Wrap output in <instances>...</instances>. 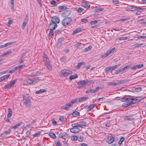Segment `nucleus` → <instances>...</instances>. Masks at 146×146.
I'll list each match as a JSON object with an SVG mask.
<instances>
[{
    "instance_id": "f257e3e1",
    "label": "nucleus",
    "mask_w": 146,
    "mask_h": 146,
    "mask_svg": "<svg viewBox=\"0 0 146 146\" xmlns=\"http://www.w3.org/2000/svg\"><path fill=\"white\" fill-rule=\"evenodd\" d=\"M23 101L27 108H29L31 105L30 97L27 94L24 93L23 95Z\"/></svg>"
},
{
    "instance_id": "a211bd4d",
    "label": "nucleus",
    "mask_w": 146,
    "mask_h": 146,
    "mask_svg": "<svg viewBox=\"0 0 146 146\" xmlns=\"http://www.w3.org/2000/svg\"><path fill=\"white\" fill-rule=\"evenodd\" d=\"M64 40L65 39L63 38H59L57 43L58 44L60 45L64 44L65 43Z\"/></svg>"
},
{
    "instance_id": "a878e982",
    "label": "nucleus",
    "mask_w": 146,
    "mask_h": 146,
    "mask_svg": "<svg viewBox=\"0 0 146 146\" xmlns=\"http://www.w3.org/2000/svg\"><path fill=\"white\" fill-rule=\"evenodd\" d=\"M129 36H126V37H122L119 38H118L117 39L119 40H124L129 38Z\"/></svg>"
},
{
    "instance_id": "2f4dec72",
    "label": "nucleus",
    "mask_w": 146,
    "mask_h": 146,
    "mask_svg": "<svg viewBox=\"0 0 146 146\" xmlns=\"http://www.w3.org/2000/svg\"><path fill=\"white\" fill-rule=\"evenodd\" d=\"M9 75L7 74L6 75L3 76L1 77L2 81H3L7 79L9 77Z\"/></svg>"
},
{
    "instance_id": "423d86ee",
    "label": "nucleus",
    "mask_w": 146,
    "mask_h": 146,
    "mask_svg": "<svg viewBox=\"0 0 146 146\" xmlns=\"http://www.w3.org/2000/svg\"><path fill=\"white\" fill-rule=\"evenodd\" d=\"M17 80V79H15L11 81L9 84L6 85L4 87V89H9L13 86L14 84L16 83Z\"/></svg>"
},
{
    "instance_id": "b1692460",
    "label": "nucleus",
    "mask_w": 146,
    "mask_h": 146,
    "mask_svg": "<svg viewBox=\"0 0 146 146\" xmlns=\"http://www.w3.org/2000/svg\"><path fill=\"white\" fill-rule=\"evenodd\" d=\"M77 84L78 85H84L87 84V82L85 80H83L82 81H80L77 82Z\"/></svg>"
},
{
    "instance_id": "603ef678",
    "label": "nucleus",
    "mask_w": 146,
    "mask_h": 146,
    "mask_svg": "<svg viewBox=\"0 0 146 146\" xmlns=\"http://www.w3.org/2000/svg\"><path fill=\"white\" fill-rule=\"evenodd\" d=\"M11 132V130L10 129H9L8 130L5 131L3 134L5 135H8V134H9Z\"/></svg>"
},
{
    "instance_id": "09e8293b",
    "label": "nucleus",
    "mask_w": 146,
    "mask_h": 146,
    "mask_svg": "<svg viewBox=\"0 0 146 146\" xmlns=\"http://www.w3.org/2000/svg\"><path fill=\"white\" fill-rule=\"evenodd\" d=\"M59 9H69L67 8V6L65 5L59 6Z\"/></svg>"
},
{
    "instance_id": "9b49d317",
    "label": "nucleus",
    "mask_w": 146,
    "mask_h": 146,
    "mask_svg": "<svg viewBox=\"0 0 146 146\" xmlns=\"http://www.w3.org/2000/svg\"><path fill=\"white\" fill-rule=\"evenodd\" d=\"M81 130L79 127H72L70 129V131L72 133H76L80 131Z\"/></svg>"
},
{
    "instance_id": "f8f14e48",
    "label": "nucleus",
    "mask_w": 146,
    "mask_h": 146,
    "mask_svg": "<svg viewBox=\"0 0 146 146\" xmlns=\"http://www.w3.org/2000/svg\"><path fill=\"white\" fill-rule=\"evenodd\" d=\"M115 138L114 137L111 136H108L106 140V142L109 144H111L114 141Z\"/></svg>"
},
{
    "instance_id": "3c124183",
    "label": "nucleus",
    "mask_w": 146,
    "mask_h": 146,
    "mask_svg": "<svg viewBox=\"0 0 146 146\" xmlns=\"http://www.w3.org/2000/svg\"><path fill=\"white\" fill-rule=\"evenodd\" d=\"M74 45L76 47H78L80 46L81 44V43L77 42H74Z\"/></svg>"
},
{
    "instance_id": "1a4fd4ad",
    "label": "nucleus",
    "mask_w": 146,
    "mask_h": 146,
    "mask_svg": "<svg viewBox=\"0 0 146 146\" xmlns=\"http://www.w3.org/2000/svg\"><path fill=\"white\" fill-rule=\"evenodd\" d=\"M28 15L27 14L26 15L22 24V28L23 29H24L25 28V27L26 26L27 23L28 22Z\"/></svg>"
},
{
    "instance_id": "ddd939ff",
    "label": "nucleus",
    "mask_w": 146,
    "mask_h": 146,
    "mask_svg": "<svg viewBox=\"0 0 146 146\" xmlns=\"http://www.w3.org/2000/svg\"><path fill=\"white\" fill-rule=\"evenodd\" d=\"M130 80L129 79L117 80V85H118L121 84H123L125 83L128 82Z\"/></svg>"
},
{
    "instance_id": "5701e85b",
    "label": "nucleus",
    "mask_w": 146,
    "mask_h": 146,
    "mask_svg": "<svg viewBox=\"0 0 146 146\" xmlns=\"http://www.w3.org/2000/svg\"><path fill=\"white\" fill-rule=\"evenodd\" d=\"M82 5L85 8H88L90 7L89 4L84 2L82 3Z\"/></svg>"
},
{
    "instance_id": "4be33fe9",
    "label": "nucleus",
    "mask_w": 146,
    "mask_h": 146,
    "mask_svg": "<svg viewBox=\"0 0 146 146\" xmlns=\"http://www.w3.org/2000/svg\"><path fill=\"white\" fill-rule=\"evenodd\" d=\"M125 120L128 121H132L134 119V118L132 116H127L125 117L124 118Z\"/></svg>"
},
{
    "instance_id": "8fccbe9b",
    "label": "nucleus",
    "mask_w": 146,
    "mask_h": 146,
    "mask_svg": "<svg viewBox=\"0 0 146 146\" xmlns=\"http://www.w3.org/2000/svg\"><path fill=\"white\" fill-rule=\"evenodd\" d=\"M129 19H130L129 18H127L121 19H119V20L118 21H121V22H124L128 20Z\"/></svg>"
},
{
    "instance_id": "412c9836",
    "label": "nucleus",
    "mask_w": 146,
    "mask_h": 146,
    "mask_svg": "<svg viewBox=\"0 0 146 146\" xmlns=\"http://www.w3.org/2000/svg\"><path fill=\"white\" fill-rule=\"evenodd\" d=\"M88 99V97L87 96H86V97H82L78 99H77V101L78 100L79 102H81L82 101H85L87 100Z\"/></svg>"
},
{
    "instance_id": "864d4df0",
    "label": "nucleus",
    "mask_w": 146,
    "mask_h": 146,
    "mask_svg": "<svg viewBox=\"0 0 146 146\" xmlns=\"http://www.w3.org/2000/svg\"><path fill=\"white\" fill-rule=\"evenodd\" d=\"M72 127H79L78 123H74L72 124Z\"/></svg>"
},
{
    "instance_id": "473e14b6",
    "label": "nucleus",
    "mask_w": 146,
    "mask_h": 146,
    "mask_svg": "<svg viewBox=\"0 0 146 146\" xmlns=\"http://www.w3.org/2000/svg\"><path fill=\"white\" fill-rule=\"evenodd\" d=\"M125 138L123 137H121L119 140V141L118 142V144L121 145L122 144V142L124 141L125 140Z\"/></svg>"
},
{
    "instance_id": "f3484780",
    "label": "nucleus",
    "mask_w": 146,
    "mask_h": 146,
    "mask_svg": "<svg viewBox=\"0 0 146 146\" xmlns=\"http://www.w3.org/2000/svg\"><path fill=\"white\" fill-rule=\"evenodd\" d=\"M57 25L55 23L52 22L49 25V27L50 29L54 30L57 27Z\"/></svg>"
},
{
    "instance_id": "6e6552de",
    "label": "nucleus",
    "mask_w": 146,
    "mask_h": 146,
    "mask_svg": "<svg viewBox=\"0 0 146 146\" xmlns=\"http://www.w3.org/2000/svg\"><path fill=\"white\" fill-rule=\"evenodd\" d=\"M115 48H113L111 49L110 50H108L107 51V52H106V54L104 55L103 56H102V57H107L110 54H111L113 53L114 51H115Z\"/></svg>"
},
{
    "instance_id": "7c9ffc66",
    "label": "nucleus",
    "mask_w": 146,
    "mask_h": 146,
    "mask_svg": "<svg viewBox=\"0 0 146 146\" xmlns=\"http://www.w3.org/2000/svg\"><path fill=\"white\" fill-rule=\"evenodd\" d=\"M26 56L25 55L22 56L21 58L19 60L20 64L23 63L25 61V59L26 58Z\"/></svg>"
},
{
    "instance_id": "f03ea898",
    "label": "nucleus",
    "mask_w": 146,
    "mask_h": 146,
    "mask_svg": "<svg viewBox=\"0 0 146 146\" xmlns=\"http://www.w3.org/2000/svg\"><path fill=\"white\" fill-rule=\"evenodd\" d=\"M43 60L45 65L49 70H51L52 67L51 64L49 60L48 57L46 54H44L43 56Z\"/></svg>"
},
{
    "instance_id": "de8ad7c7",
    "label": "nucleus",
    "mask_w": 146,
    "mask_h": 146,
    "mask_svg": "<svg viewBox=\"0 0 146 146\" xmlns=\"http://www.w3.org/2000/svg\"><path fill=\"white\" fill-rule=\"evenodd\" d=\"M40 133H41L40 132H38L37 133H35V134H33L32 135L33 137L39 136L40 135Z\"/></svg>"
},
{
    "instance_id": "e2e57ef3",
    "label": "nucleus",
    "mask_w": 146,
    "mask_h": 146,
    "mask_svg": "<svg viewBox=\"0 0 146 146\" xmlns=\"http://www.w3.org/2000/svg\"><path fill=\"white\" fill-rule=\"evenodd\" d=\"M138 39H144L146 38V36H141L138 37Z\"/></svg>"
},
{
    "instance_id": "72a5a7b5",
    "label": "nucleus",
    "mask_w": 146,
    "mask_h": 146,
    "mask_svg": "<svg viewBox=\"0 0 146 146\" xmlns=\"http://www.w3.org/2000/svg\"><path fill=\"white\" fill-rule=\"evenodd\" d=\"M108 86H117V82H110L108 83Z\"/></svg>"
},
{
    "instance_id": "c9c22d12",
    "label": "nucleus",
    "mask_w": 146,
    "mask_h": 146,
    "mask_svg": "<svg viewBox=\"0 0 146 146\" xmlns=\"http://www.w3.org/2000/svg\"><path fill=\"white\" fill-rule=\"evenodd\" d=\"M113 68L111 67V66H109V67L106 68L105 69V70L106 71H109L111 73L112 72V71L113 70Z\"/></svg>"
},
{
    "instance_id": "c756f323",
    "label": "nucleus",
    "mask_w": 146,
    "mask_h": 146,
    "mask_svg": "<svg viewBox=\"0 0 146 146\" xmlns=\"http://www.w3.org/2000/svg\"><path fill=\"white\" fill-rule=\"evenodd\" d=\"M81 31V29L80 28H78L74 31L73 33V34L74 35L78 33Z\"/></svg>"
},
{
    "instance_id": "dca6fc26",
    "label": "nucleus",
    "mask_w": 146,
    "mask_h": 146,
    "mask_svg": "<svg viewBox=\"0 0 146 146\" xmlns=\"http://www.w3.org/2000/svg\"><path fill=\"white\" fill-rule=\"evenodd\" d=\"M133 97L130 96H125L121 99V101L123 102H124L125 101L124 100L131 101Z\"/></svg>"
},
{
    "instance_id": "2eb2a0df",
    "label": "nucleus",
    "mask_w": 146,
    "mask_h": 146,
    "mask_svg": "<svg viewBox=\"0 0 146 146\" xmlns=\"http://www.w3.org/2000/svg\"><path fill=\"white\" fill-rule=\"evenodd\" d=\"M71 12V11L70 10H67L62 13V16L64 17H68L70 14Z\"/></svg>"
},
{
    "instance_id": "a19ab883",
    "label": "nucleus",
    "mask_w": 146,
    "mask_h": 146,
    "mask_svg": "<svg viewBox=\"0 0 146 146\" xmlns=\"http://www.w3.org/2000/svg\"><path fill=\"white\" fill-rule=\"evenodd\" d=\"M11 53V50H9L7 52H6L4 53L3 54L1 55V57H3L4 56L7 55H9Z\"/></svg>"
},
{
    "instance_id": "338daca9",
    "label": "nucleus",
    "mask_w": 146,
    "mask_h": 146,
    "mask_svg": "<svg viewBox=\"0 0 146 146\" xmlns=\"http://www.w3.org/2000/svg\"><path fill=\"white\" fill-rule=\"evenodd\" d=\"M141 88L140 87H138L135 88V90L137 92H139L141 90Z\"/></svg>"
},
{
    "instance_id": "6e6d98bb",
    "label": "nucleus",
    "mask_w": 146,
    "mask_h": 146,
    "mask_svg": "<svg viewBox=\"0 0 146 146\" xmlns=\"http://www.w3.org/2000/svg\"><path fill=\"white\" fill-rule=\"evenodd\" d=\"M16 70V67H15L13 69L9 71V73H14Z\"/></svg>"
},
{
    "instance_id": "49530a36",
    "label": "nucleus",
    "mask_w": 146,
    "mask_h": 146,
    "mask_svg": "<svg viewBox=\"0 0 146 146\" xmlns=\"http://www.w3.org/2000/svg\"><path fill=\"white\" fill-rule=\"evenodd\" d=\"M78 76L76 74L74 76V75H71L70 76L69 78L71 80L72 79H74L75 78H77Z\"/></svg>"
},
{
    "instance_id": "aec40b11",
    "label": "nucleus",
    "mask_w": 146,
    "mask_h": 146,
    "mask_svg": "<svg viewBox=\"0 0 146 146\" xmlns=\"http://www.w3.org/2000/svg\"><path fill=\"white\" fill-rule=\"evenodd\" d=\"M79 127H83L85 126L86 125V122L84 121H81L78 123Z\"/></svg>"
},
{
    "instance_id": "a18cd8bd",
    "label": "nucleus",
    "mask_w": 146,
    "mask_h": 146,
    "mask_svg": "<svg viewBox=\"0 0 146 146\" xmlns=\"http://www.w3.org/2000/svg\"><path fill=\"white\" fill-rule=\"evenodd\" d=\"M131 104H134L137 102L136 98H135L133 99H133L131 101Z\"/></svg>"
},
{
    "instance_id": "ea45409f",
    "label": "nucleus",
    "mask_w": 146,
    "mask_h": 146,
    "mask_svg": "<svg viewBox=\"0 0 146 146\" xmlns=\"http://www.w3.org/2000/svg\"><path fill=\"white\" fill-rule=\"evenodd\" d=\"M84 64V62H79L78 63L77 65L76 66V67L78 69H79L81 66Z\"/></svg>"
},
{
    "instance_id": "5fc2aeb1",
    "label": "nucleus",
    "mask_w": 146,
    "mask_h": 146,
    "mask_svg": "<svg viewBox=\"0 0 146 146\" xmlns=\"http://www.w3.org/2000/svg\"><path fill=\"white\" fill-rule=\"evenodd\" d=\"M137 68H140L143 66V64H139L136 65Z\"/></svg>"
},
{
    "instance_id": "69168bd1",
    "label": "nucleus",
    "mask_w": 146,
    "mask_h": 146,
    "mask_svg": "<svg viewBox=\"0 0 146 146\" xmlns=\"http://www.w3.org/2000/svg\"><path fill=\"white\" fill-rule=\"evenodd\" d=\"M81 21L82 22L86 23L88 22V20L86 19H81Z\"/></svg>"
},
{
    "instance_id": "20e7f679",
    "label": "nucleus",
    "mask_w": 146,
    "mask_h": 146,
    "mask_svg": "<svg viewBox=\"0 0 146 146\" xmlns=\"http://www.w3.org/2000/svg\"><path fill=\"white\" fill-rule=\"evenodd\" d=\"M77 99H74L69 102L68 103H66L65 104V106H62L61 107V109H64L66 111L69 110V108H71L74 104L76 102Z\"/></svg>"
},
{
    "instance_id": "e433bc0d",
    "label": "nucleus",
    "mask_w": 146,
    "mask_h": 146,
    "mask_svg": "<svg viewBox=\"0 0 146 146\" xmlns=\"http://www.w3.org/2000/svg\"><path fill=\"white\" fill-rule=\"evenodd\" d=\"M103 10H95V13L94 14V16H97L98 14V13H100L101 11H102Z\"/></svg>"
},
{
    "instance_id": "c03bdc74",
    "label": "nucleus",
    "mask_w": 146,
    "mask_h": 146,
    "mask_svg": "<svg viewBox=\"0 0 146 146\" xmlns=\"http://www.w3.org/2000/svg\"><path fill=\"white\" fill-rule=\"evenodd\" d=\"M135 98H136L137 101L138 102L142 100L143 99H144V97L142 96H139Z\"/></svg>"
},
{
    "instance_id": "39448f33",
    "label": "nucleus",
    "mask_w": 146,
    "mask_h": 146,
    "mask_svg": "<svg viewBox=\"0 0 146 146\" xmlns=\"http://www.w3.org/2000/svg\"><path fill=\"white\" fill-rule=\"evenodd\" d=\"M72 22V19L70 17H66L62 21V25L65 27H67L70 25Z\"/></svg>"
},
{
    "instance_id": "bb28decb",
    "label": "nucleus",
    "mask_w": 146,
    "mask_h": 146,
    "mask_svg": "<svg viewBox=\"0 0 146 146\" xmlns=\"http://www.w3.org/2000/svg\"><path fill=\"white\" fill-rule=\"evenodd\" d=\"M22 123V122H20L16 124L15 125L12 126V128L14 129H16V128L19 127V126H20Z\"/></svg>"
},
{
    "instance_id": "0eeeda50",
    "label": "nucleus",
    "mask_w": 146,
    "mask_h": 146,
    "mask_svg": "<svg viewBox=\"0 0 146 146\" xmlns=\"http://www.w3.org/2000/svg\"><path fill=\"white\" fill-rule=\"evenodd\" d=\"M72 73V72L71 71L65 70H62L60 72L61 75L64 77L68 76L69 74H71Z\"/></svg>"
},
{
    "instance_id": "c85d7f7f",
    "label": "nucleus",
    "mask_w": 146,
    "mask_h": 146,
    "mask_svg": "<svg viewBox=\"0 0 146 146\" xmlns=\"http://www.w3.org/2000/svg\"><path fill=\"white\" fill-rule=\"evenodd\" d=\"M59 119L60 121L62 122H65L66 121L67 119L63 116H60Z\"/></svg>"
},
{
    "instance_id": "58836bf2",
    "label": "nucleus",
    "mask_w": 146,
    "mask_h": 146,
    "mask_svg": "<svg viewBox=\"0 0 146 146\" xmlns=\"http://www.w3.org/2000/svg\"><path fill=\"white\" fill-rule=\"evenodd\" d=\"M92 48V46H89L85 48L84 50V52H86L89 50H91Z\"/></svg>"
},
{
    "instance_id": "f704fd0d",
    "label": "nucleus",
    "mask_w": 146,
    "mask_h": 146,
    "mask_svg": "<svg viewBox=\"0 0 146 146\" xmlns=\"http://www.w3.org/2000/svg\"><path fill=\"white\" fill-rule=\"evenodd\" d=\"M125 70L123 68L116 71L115 72V74H118L119 73L123 72Z\"/></svg>"
},
{
    "instance_id": "680f3d73",
    "label": "nucleus",
    "mask_w": 146,
    "mask_h": 146,
    "mask_svg": "<svg viewBox=\"0 0 146 146\" xmlns=\"http://www.w3.org/2000/svg\"><path fill=\"white\" fill-rule=\"evenodd\" d=\"M23 66L24 65H19L15 67H16V70L18 69L20 70V69H21L23 67Z\"/></svg>"
},
{
    "instance_id": "37998d69",
    "label": "nucleus",
    "mask_w": 146,
    "mask_h": 146,
    "mask_svg": "<svg viewBox=\"0 0 146 146\" xmlns=\"http://www.w3.org/2000/svg\"><path fill=\"white\" fill-rule=\"evenodd\" d=\"M54 30L52 29H50V30L49 33V36H50L52 37L54 35V32L53 30Z\"/></svg>"
},
{
    "instance_id": "774afa93",
    "label": "nucleus",
    "mask_w": 146,
    "mask_h": 146,
    "mask_svg": "<svg viewBox=\"0 0 146 146\" xmlns=\"http://www.w3.org/2000/svg\"><path fill=\"white\" fill-rule=\"evenodd\" d=\"M131 68V70H134L136 69H137V68L136 65H135L133 66Z\"/></svg>"
},
{
    "instance_id": "bf43d9fd",
    "label": "nucleus",
    "mask_w": 146,
    "mask_h": 146,
    "mask_svg": "<svg viewBox=\"0 0 146 146\" xmlns=\"http://www.w3.org/2000/svg\"><path fill=\"white\" fill-rule=\"evenodd\" d=\"M77 139L80 141H83L84 139L81 136H79L78 137Z\"/></svg>"
},
{
    "instance_id": "4c0bfd02",
    "label": "nucleus",
    "mask_w": 146,
    "mask_h": 146,
    "mask_svg": "<svg viewBox=\"0 0 146 146\" xmlns=\"http://www.w3.org/2000/svg\"><path fill=\"white\" fill-rule=\"evenodd\" d=\"M49 136L51 137L54 139L56 138V136L55 134L53 133H50L49 134Z\"/></svg>"
},
{
    "instance_id": "cd10ccee",
    "label": "nucleus",
    "mask_w": 146,
    "mask_h": 146,
    "mask_svg": "<svg viewBox=\"0 0 146 146\" xmlns=\"http://www.w3.org/2000/svg\"><path fill=\"white\" fill-rule=\"evenodd\" d=\"M46 92V90L43 89H40V90L37 91L36 92V94H40L42 93L43 92Z\"/></svg>"
},
{
    "instance_id": "052dcab7",
    "label": "nucleus",
    "mask_w": 146,
    "mask_h": 146,
    "mask_svg": "<svg viewBox=\"0 0 146 146\" xmlns=\"http://www.w3.org/2000/svg\"><path fill=\"white\" fill-rule=\"evenodd\" d=\"M98 21V20H95L92 21L90 22V23L91 25L96 24L97 23Z\"/></svg>"
},
{
    "instance_id": "79ce46f5",
    "label": "nucleus",
    "mask_w": 146,
    "mask_h": 146,
    "mask_svg": "<svg viewBox=\"0 0 146 146\" xmlns=\"http://www.w3.org/2000/svg\"><path fill=\"white\" fill-rule=\"evenodd\" d=\"M79 113L77 111H74L72 113V115L74 117H76L79 115Z\"/></svg>"
},
{
    "instance_id": "9d476101",
    "label": "nucleus",
    "mask_w": 146,
    "mask_h": 146,
    "mask_svg": "<svg viewBox=\"0 0 146 146\" xmlns=\"http://www.w3.org/2000/svg\"><path fill=\"white\" fill-rule=\"evenodd\" d=\"M60 21L59 18L57 16H54L53 17L51 20L52 22L55 23L56 24L59 23Z\"/></svg>"
},
{
    "instance_id": "0e129e2a",
    "label": "nucleus",
    "mask_w": 146,
    "mask_h": 146,
    "mask_svg": "<svg viewBox=\"0 0 146 146\" xmlns=\"http://www.w3.org/2000/svg\"><path fill=\"white\" fill-rule=\"evenodd\" d=\"M8 114H9V115H12V110L10 108H8Z\"/></svg>"
},
{
    "instance_id": "4468645a",
    "label": "nucleus",
    "mask_w": 146,
    "mask_h": 146,
    "mask_svg": "<svg viewBox=\"0 0 146 146\" xmlns=\"http://www.w3.org/2000/svg\"><path fill=\"white\" fill-rule=\"evenodd\" d=\"M125 102L123 103L122 106L124 107H127L131 105V101H128V100H124Z\"/></svg>"
},
{
    "instance_id": "7ed1b4c3",
    "label": "nucleus",
    "mask_w": 146,
    "mask_h": 146,
    "mask_svg": "<svg viewBox=\"0 0 146 146\" xmlns=\"http://www.w3.org/2000/svg\"><path fill=\"white\" fill-rule=\"evenodd\" d=\"M39 81L38 78L33 79H28L24 81V84L26 85L35 84L37 83Z\"/></svg>"
},
{
    "instance_id": "393cba45",
    "label": "nucleus",
    "mask_w": 146,
    "mask_h": 146,
    "mask_svg": "<svg viewBox=\"0 0 146 146\" xmlns=\"http://www.w3.org/2000/svg\"><path fill=\"white\" fill-rule=\"evenodd\" d=\"M69 137L68 135L66 133H63L61 136V137L65 140H66Z\"/></svg>"
},
{
    "instance_id": "4d7b16f0",
    "label": "nucleus",
    "mask_w": 146,
    "mask_h": 146,
    "mask_svg": "<svg viewBox=\"0 0 146 146\" xmlns=\"http://www.w3.org/2000/svg\"><path fill=\"white\" fill-rule=\"evenodd\" d=\"M102 89V87L97 86L96 88L95 89V90L96 92H97L99 91V90Z\"/></svg>"
},
{
    "instance_id": "13d9d810",
    "label": "nucleus",
    "mask_w": 146,
    "mask_h": 146,
    "mask_svg": "<svg viewBox=\"0 0 146 146\" xmlns=\"http://www.w3.org/2000/svg\"><path fill=\"white\" fill-rule=\"evenodd\" d=\"M120 65V64H119L116 65H115L114 66H111L113 70H115V69L117 67H118Z\"/></svg>"
},
{
    "instance_id": "6ab92c4d",
    "label": "nucleus",
    "mask_w": 146,
    "mask_h": 146,
    "mask_svg": "<svg viewBox=\"0 0 146 146\" xmlns=\"http://www.w3.org/2000/svg\"><path fill=\"white\" fill-rule=\"evenodd\" d=\"M96 104H93L92 105H91L87 108V112L90 111H91V109H93L96 106Z\"/></svg>"
}]
</instances>
